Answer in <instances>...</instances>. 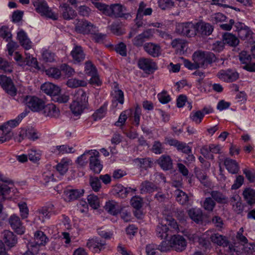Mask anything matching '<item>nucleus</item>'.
Instances as JSON below:
<instances>
[{"label":"nucleus","instance_id":"9","mask_svg":"<svg viewBox=\"0 0 255 255\" xmlns=\"http://www.w3.org/2000/svg\"><path fill=\"white\" fill-rule=\"evenodd\" d=\"M235 25L238 28V35L241 39L250 43L255 42V33L249 27L241 22L236 23Z\"/></svg>","mask_w":255,"mask_h":255},{"label":"nucleus","instance_id":"4","mask_svg":"<svg viewBox=\"0 0 255 255\" xmlns=\"http://www.w3.org/2000/svg\"><path fill=\"white\" fill-rule=\"evenodd\" d=\"M75 31L79 33L83 34H91L99 31L98 27L84 19H76L75 21Z\"/></svg>","mask_w":255,"mask_h":255},{"label":"nucleus","instance_id":"54","mask_svg":"<svg viewBox=\"0 0 255 255\" xmlns=\"http://www.w3.org/2000/svg\"><path fill=\"white\" fill-rule=\"evenodd\" d=\"M0 36L7 42L11 40L12 34L8 27L3 26L0 28Z\"/></svg>","mask_w":255,"mask_h":255},{"label":"nucleus","instance_id":"6","mask_svg":"<svg viewBox=\"0 0 255 255\" xmlns=\"http://www.w3.org/2000/svg\"><path fill=\"white\" fill-rule=\"evenodd\" d=\"M177 33L189 37L197 34L196 23L192 22L178 23L176 25Z\"/></svg>","mask_w":255,"mask_h":255},{"label":"nucleus","instance_id":"29","mask_svg":"<svg viewBox=\"0 0 255 255\" xmlns=\"http://www.w3.org/2000/svg\"><path fill=\"white\" fill-rule=\"evenodd\" d=\"M71 55L73 58L74 63H78L85 59V55L80 46H76L71 52Z\"/></svg>","mask_w":255,"mask_h":255},{"label":"nucleus","instance_id":"8","mask_svg":"<svg viewBox=\"0 0 255 255\" xmlns=\"http://www.w3.org/2000/svg\"><path fill=\"white\" fill-rule=\"evenodd\" d=\"M39 136L40 134L36 129L32 127H28L21 128L15 139L18 142H21L26 138L35 140L38 139Z\"/></svg>","mask_w":255,"mask_h":255},{"label":"nucleus","instance_id":"58","mask_svg":"<svg viewBox=\"0 0 255 255\" xmlns=\"http://www.w3.org/2000/svg\"><path fill=\"white\" fill-rule=\"evenodd\" d=\"M90 184L92 189L95 191L98 192L101 188V182L97 177H91L90 178Z\"/></svg>","mask_w":255,"mask_h":255},{"label":"nucleus","instance_id":"61","mask_svg":"<svg viewBox=\"0 0 255 255\" xmlns=\"http://www.w3.org/2000/svg\"><path fill=\"white\" fill-rule=\"evenodd\" d=\"M36 214L38 215L39 219L42 222H44L45 219H49L50 217V215L48 213L45 206H43L38 209L36 211Z\"/></svg>","mask_w":255,"mask_h":255},{"label":"nucleus","instance_id":"24","mask_svg":"<svg viewBox=\"0 0 255 255\" xmlns=\"http://www.w3.org/2000/svg\"><path fill=\"white\" fill-rule=\"evenodd\" d=\"M61 8L62 15L66 20H70L74 18L76 15V12L67 3L60 5Z\"/></svg>","mask_w":255,"mask_h":255},{"label":"nucleus","instance_id":"16","mask_svg":"<svg viewBox=\"0 0 255 255\" xmlns=\"http://www.w3.org/2000/svg\"><path fill=\"white\" fill-rule=\"evenodd\" d=\"M9 223L11 228L17 234L22 235L25 232V228L17 215H12L9 218Z\"/></svg>","mask_w":255,"mask_h":255},{"label":"nucleus","instance_id":"46","mask_svg":"<svg viewBox=\"0 0 255 255\" xmlns=\"http://www.w3.org/2000/svg\"><path fill=\"white\" fill-rule=\"evenodd\" d=\"M87 200L89 205L94 209H97L100 206L99 198L93 194L88 196Z\"/></svg>","mask_w":255,"mask_h":255},{"label":"nucleus","instance_id":"49","mask_svg":"<svg viewBox=\"0 0 255 255\" xmlns=\"http://www.w3.org/2000/svg\"><path fill=\"white\" fill-rule=\"evenodd\" d=\"M242 253L246 255H255V244L247 243L242 246Z\"/></svg>","mask_w":255,"mask_h":255},{"label":"nucleus","instance_id":"28","mask_svg":"<svg viewBox=\"0 0 255 255\" xmlns=\"http://www.w3.org/2000/svg\"><path fill=\"white\" fill-rule=\"evenodd\" d=\"M43 113L45 116L56 118L59 116V110L53 104H48L43 106Z\"/></svg>","mask_w":255,"mask_h":255},{"label":"nucleus","instance_id":"59","mask_svg":"<svg viewBox=\"0 0 255 255\" xmlns=\"http://www.w3.org/2000/svg\"><path fill=\"white\" fill-rule=\"evenodd\" d=\"M42 58L46 62H52L55 60V55L49 50H45L42 52Z\"/></svg>","mask_w":255,"mask_h":255},{"label":"nucleus","instance_id":"33","mask_svg":"<svg viewBox=\"0 0 255 255\" xmlns=\"http://www.w3.org/2000/svg\"><path fill=\"white\" fill-rule=\"evenodd\" d=\"M11 187L5 184L0 183V214L2 212L3 205L1 203L7 198L10 192Z\"/></svg>","mask_w":255,"mask_h":255},{"label":"nucleus","instance_id":"53","mask_svg":"<svg viewBox=\"0 0 255 255\" xmlns=\"http://www.w3.org/2000/svg\"><path fill=\"white\" fill-rule=\"evenodd\" d=\"M107 106L104 105L98 109L93 114V118L95 121H97L104 118L106 114Z\"/></svg>","mask_w":255,"mask_h":255},{"label":"nucleus","instance_id":"13","mask_svg":"<svg viewBox=\"0 0 255 255\" xmlns=\"http://www.w3.org/2000/svg\"><path fill=\"white\" fill-rule=\"evenodd\" d=\"M217 76L220 80L227 83L235 81L239 77V73L231 69L221 70Z\"/></svg>","mask_w":255,"mask_h":255},{"label":"nucleus","instance_id":"39","mask_svg":"<svg viewBox=\"0 0 255 255\" xmlns=\"http://www.w3.org/2000/svg\"><path fill=\"white\" fill-rule=\"evenodd\" d=\"M176 201L181 205H185L189 200L187 194L183 191L176 189L174 191Z\"/></svg>","mask_w":255,"mask_h":255},{"label":"nucleus","instance_id":"63","mask_svg":"<svg viewBox=\"0 0 255 255\" xmlns=\"http://www.w3.org/2000/svg\"><path fill=\"white\" fill-rule=\"evenodd\" d=\"M0 69L6 73H11L12 71V66L11 64L1 57H0Z\"/></svg>","mask_w":255,"mask_h":255},{"label":"nucleus","instance_id":"20","mask_svg":"<svg viewBox=\"0 0 255 255\" xmlns=\"http://www.w3.org/2000/svg\"><path fill=\"white\" fill-rule=\"evenodd\" d=\"M41 89L44 93L50 96L52 99L56 94H59L61 91L59 87L49 82L42 84Z\"/></svg>","mask_w":255,"mask_h":255},{"label":"nucleus","instance_id":"45","mask_svg":"<svg viewBox=\"0 0 255 255\" xmlns=\"http://www.w3.org/2000/svg\"><path fill=\"white\" fill-rule=\"evenodd\" d=\"M28 112L24 111L19 114L15 119L6 122V123L12 128L17 127L22 120L27 115Z\"/></svg>","mask_w":255,"mask_h":255},{"label":"nucleus","instance_id":"38","mask_svg":"<svg viewBox=\"0 0 255 255\" xmlns=\"http://www.w3.org/2000/svg\"><path fill=\"white\" fill-rule=\"evenodd\" d=\"M104 208L109 213L113 215H117L120 211L118 204L113 200L107 202Z\"/></svg>","mask_w":255,"mask_h":255},{"label":"nucleus","instance_id":"18","mask_svg":"<svg viewBox=\"0 0 255 255\" xmlns=\"http://www.w3.org/2000/svg\"><path fill=\"white\" fill-rule=\"evenodd\" d=\"M125 10V7L121 4H112L109 5L108 11L106 12V15L111 17H122L124 15Z\"/></svg>","mask_w":255,"mask_h":255},{"label":"nucleus","instance_id":"41","mask_svg":"<svg viewBox=\"0 0 255 255\" xmlns=\"http://www.w3.org/2000/svg\"><path fill=\"white\" fill-rule=\"evenodd\" d=\"M70 162L71 160L69 159H62L61 162L57 165V170L62 175L65 174L68 169Z\"/></svg>","mask_w":255,"mask_h":255},{"label":"nucleus","instance_id":"60","mask_svg":"<svg viewBox=\"0 0 255 255\" xmlns=\"http://www.w3.org/2000/svg\"><path fill=\"white\" fill-rule=\"evenodd\" d=\"M25 55L26 57L24 60V63L26 65L32 66L34 68L38 67V62L36 58L31 56L29 53H25Z\"/></svg>","mask_w":255,"mask_h":255},{"label":"nucleus","instance_id":"22","mask_svg":"<svg viewBox=\"0 0 255 255\" xmlns=\"http://www.w3.org/2000/svg\"><path fill=\"white\" fill-rule=\"evenodd\" d=\"M143 48L148 54L153 57H157L161 54V47L158 44L151 42L146 43Z\"/></svg>","mask_w":255,"mask_h":255},{"label":"nucleus","instance_id":"55","mask_svg":"<svg viewBox=\"0 0 255 255\" xmlns=\"http://www.w3.org/2000/svg\"><path fill=\"white\" fill-rule=\"evenodd\" d=\"M145 251L147 255H160L157 245L154 244L147 245Z\"/></svg>","mask_w":255,"mask_h":255},{"label":"nucleus","instance_id":"43","mask_svg":"<svg viewBox=\"0 0 255 255\" xmlns=\"http://www.w3.org/2000/svg\"><path fill=\"white\" fill-rule=\"evenodd\" d=\"M171 45L172 47L175 48L180 51H184L187 46V44L184 40L181 39H175L172 41Z\"/></svg>","mask_w":255,"mask_h":255},{"label":"nucleus","instance_id":"52","mask_svg":"<svg viewBox=\"0 0 255 255\" xmlns=\"http://www.w3.org/2000/svg\"><path fill=\"white\" fill-rule=\"evenodd\" d=\"M61 72H62L67 77L72 76L75 73V70L67 64H62L60 66Z\"/></svg>","mask_w":255,"mask_h":255},{"label":"nucleus","instance_id":"14","mask_svg":"<svg viewBox=\"0 0 255 255\" xmlns=\"http://www.w3.org/2000/svg\"><path fill=\"white\" fill-rule=\"evenodd\" d=\"M171 244L172 249L177 251L181 252L185 249L186 247V241L181 236L174 235L169 240Z\"/></svg>","mask_w":255,"mask_h":255},{"label":"nucleus","instance_id":"36","mask_svg":"<svg viewBox=\"0 0 255 255\" xmlns=\"http://www.w3.org/2000/svg\"><path fill=\"white\" fill-rule=\"evenodd\" d=\"M210 239L214 244L220 246H227L229 243L227 238L219 233L212 234L210 237Z\"/></svg>","mask_w":255,"mask_h":255},{"label":"nucleus","instance_id":"42","mask_svg":"<svg viewBox=\"0 0 255 255\" xmlns=\"http://www.w3.org/2000/svg\"><path fill=\"white\" fill-rule=\"evenodd\" d=\"M68 87L72 88H76L79 87H84L87 85V82L85 80H79L76 78H71L66 82Z\"/></svg>","mask_w":255,"mask_h":255},{"label":"nucleus","instance_id":"35","mask_svg":"<svg viewBox=\"0 0 255 255\" xmlns=\"http://www.w3.org/2000/svg\"><path fill=\"white\" fill-rule=\"evenodd\" d=\"M157 189L156 185L148 181L142 182L140 186V191L141 194L153 192Z\"/></svg>","mask_w":255,"mask_h":255},{"label":"nucleus","instance_id":"2","mask_svg":"<svg viewBox=\"0 0 255 255\" xmlns=\"http://www.w3.org/2000/svg\"><path fill=\"white\" fill-rule=\"evenodd\" d=\"M168 226L176 231L179 230L178 224L172 217H167L162 218L156 228V236L158 238L160 239L167 238L170 231Z\"/></svg>","mask_w":255,"mask_h":255},{"label":"nucleus","instance_id":"64","mask_svg":"<svg viewBox=\"0 0 255 255\" xmlns=\"http://www.w3.org/2000/svg\"><path fill=\"white\" fill-rule=\"evenodd\" d=\"M52 100L59 103H66L69 101V97L68 95L66 94L60 95L59 94H57L52 98Z\"/></svg>","mask_w":255,"mask_h":255},{"label":"nucleus","instance_id":"26","mask_svg":"<svg viewBox=\"0 0 255 255\" xmlns=\"http://www.w3.org/2000/svg\"><path fill=\"white\" fill-rule=\"evenodd\" d=\"M196 29L197 34L209 35L212 33L213 28L209 23L200 22L196 23Z\"/></svg>","mask_w":255,"mask_h":255},{"label":"nucleus","instance_id":"23","mask_svg":"<svg viewBox=\"0 0 255 255\" xmlns=\"http://www.w3.org/2000/svg\"><path fill=\"white\" fill-rule=\"evenodd\" d=\"M17 38L21 45L26 50L30 49L32 47L31 42L28 38L26 33L20 29L17 33Z\"/></svg>","mask_w":255,"mask_h":255},{"label":"nucleus","instance_id":"12","mask_svg":"<svg viewBox=\"0 0 255 255\" xmlns=\"http://www.w3.org/2000/svg\"><path fill=\"white\" fill-rule=\"evenodd\" d=\"M138 66L146 73H152L157 69L156 63L151 59L142 58L138 61Z\"/></svg>","mask_w":255,"mask_h":255},{"label":"nucleus","instance_id":"3","mask_svg":"<svg viewBox=\"0 0 255 255\" xmlns=\"http://www.w3.org/2000/svg\"><path fill=\"white\" fill-rule=\"evenodd\" d=\"M216 57L212 52L198 50L192 55V60L199 67L205 68L215 61Z\"/></svg>","mask_w":255,"mask_h":255},{"label":"nucleus","instance_id":"5","mask_svg":"<svg viewBox=\"0 0 255 255\" xmlns=\"http://www.w3.org/2000/svg\"><path fill=\"white\" fill-rule=\"evenodd\" d=\"M36 10L41 16L55 20L58 19V14L55 13L48 6L46 2L43 0H38L34 3Z\"/></svg>","mask_w":255,"mask_h":255},{"label":"nucleus","instance_id":"17","mask_svg":"<svg viewBox=\"0 0 255 255\" xmlns=\"http://www.w3.org/2000/svg\"><path fill=\"white\" fill-rule=\"evenodd\" d=\"M99 152L94 150L90 157V169L96 173H99L102 169L103 166L98 158Z\"/></svg>","mask_w":255,"mask_h":255},{"label":"nucleus","instance_id":"25","mask_svg":"<svg viewBox=\"0 0 255 255\" xmlns=\"http://www.w3.org/2000/svg\"><path fill=\"white\" fill-rule=\"evenodd\" d=\"M34 243L30 244L31 247H34L37 246H39L45 245V244L48 242V239L43 232L38 231L34 234Z\"/></svg>","mask_w":255,"mask_h":255},{"label":"nucleus","instance_id":"31","mask_svg":"<svg viewBox=\"0 0 255 255\" xmlns=\"http://www.w3.org/2000/svg\"><path fill=\"white\" fill-rule=\"evenodd\" d=\"M84 194L83 189H70L64 192L65 200L67 201L74 200L79 198Z\"/></svg>","mask_w":255,"mask_h":255},{"label":"nucleus","instance_id":"15","mask_svg":"<svg viewBox=\"0 0 255 255\" xmlns=\"http://www.w3.org/2000/svg\"><path fill=\"white\" fill-rule=\"evenodd\" d=\"M105 245V241L97 237L90 239L87 242V247L93 253H99L104 249Z\"/></svg>","mask_w":255,"mask_h":255},{"label":"nucleus","instance_id":"34","mask_svg":"<svg viewBox=\"0 0 255 255\" xmlns=\"http://www.w3.org/2000/svg\"><path fill=\"white\" fill-rule=\"evenodd\" d=\"M243 195L249 205L255 204V190L247 188L243 191Z\"/></svg>","mask_w":255,"mask_h":255},{"label":"nucleus","instance_id":"1","mask_svg":"<svg viewBox=\"0 0 255 255\" xmlns=\"http://www.w3.org/2000/svg\"><path fill=\"white\" fill-rule=\"evenodd\" d=\"M88 105V97L86 93L83 90L79 89L74 95L70 108L74 116H77L83 113L87 108Z\"/></svg>","mask_w":255,"mask_h":255},{"label":"nucleus","instance_id":"7","mask_svg":"<svg viewBox=\"0 0 255 255\" xmlns=\"http://www.w3.org/2000/svg\"><path fill=\"white\" fill-rule=\"evenodd\" d=\"M146 4L143 1L140 2L138 8L135 21L137 27H139L147 24V21L143 18V16L150 15L152 12L151 8H146Z\"/></svg>","mask_w":255,"mask_h":255},{"label":"nucleus","instance_id":"27","mask_svg":"<svg viewBox=\"0 0 255 255\" xmlns=\"http://www.w3.org/2000/svg\"><path fill=\"white\" fill-rule=\"evenodd\" d=\"M157 162L164 170H168L172 168V160L169 155H161L157 160Z\"/></svg>","mask_w":255,"mask_h":255},{"label":"nucleus","instance_id":"37","mask_svg":"<svg viewBox=\"0 0 255 255\" xmlns=\"http://www.w3.org/2000/svg\"><path fill=\"white\" fill-rule=\"evenodd\" d=\"M52 151L53 153L57 154H63L65 153H73L74 149L73 147L65 144L53 146Z\"/></svg>","mask_w":255,"mask_h":255},{"label":"nucleus","instance_id":"51","mask_svg":"<svg viewBox=\"0 0 255 255\" xmlns=\"http://www.w3.org/2000/svg\"><path fill=\"white\" fill-rule=\"evenodd\" d=\"M244 228L242 227L237 232L236 236L237 241L242 246L248 243V240L246 236L244 235Z\"/></svg>","mask_w":255,"mask_h":255},{"label":"nucleus","instance_id":"10","mask_svg":"<svg viewBox=\"0 0 255 255\" xmlns=\"http://www.w3.org/2000/svg\"><path fill=\"white\" fill-rule=\"evenodd\" d=\"M23 103L34 112H38L42 109L44 105V102L35 96H26L23 98Z\"/></svg>","mask_w":255,"mask_h":255},{"label":"nucleus","instance_id":"21","mask_svg":"<svg viewBox=\"0 0 255 255\" xmlns=\"http://www.w3.org/2000/svg\"><path fill=\"white\" fill-rule=\"evenodd\" d=\"M219 160L220 163L222 162H224L226 169L229 173L231 174H237L238 173L240 167L236 160L229 158H225L224 161L222 160L221 159Z\"/></svg>","mask_w":255,"mask_h":255},{"label":"nucleus","instance_id":"47","mask_svg":"<svg viewBox=\"0 0 255 255\" xmlns=\"http://www.w3.org/2000/svg\"><path fill=\"white\" fill-rule=\"evenodd\" d=\"M203 118L204 114L201 111H193L190 115V119L196 124L201 123Z\"/></svg>","mask_w":255,"mask_h":255},{"label":"nucleus","instance_id":"56","mask_svg":"<svg viewBox=\"0 0 255 255\" xmlns=\"http://www.w3.org/2000/svg\"><path fill=\"white\" fill-rule=\"evenodd\" d=\"M20 216L22 219H26L29 214V210L25 202H20L18 204Z\"/></svg>","mask_w":255,"mask_h":255},{"label":"nucleus","instance_id":"32","mask_svg":"<svg viewBox=\"0 0 255 255\" xmlns=\"http://www.w3.org/2000/svg\"><path fill=\"white\" fill-rule=\"evenodd\" d=\"M222 40L224 44H228L231 46L235 47L239 43V40L234 34L226 32L222 36Z\"/></svg>","mask_w":255,"mask_h":255},{"label":"nucleus","instance_id":"62","mask_svg":"<svg viewBox=\"0 0 255 255\" xmlns=\"http://www.w3.org/2000/svg\"><path fill=\"white\" fill-rule=\"evenodd\" d=\"M158 6L163 9L170 8L174 6V2L172 0H158Z\"/></svg>","mask_w":255,"mask_h":255},{"label":"nucleus","instance_id":"11","mask_svg":"<svg viewBox=\"0 0 255 255\" xmlns=\"http://www.w3.org/2000/svg\"><path fill=\"white\" fill-rule=\"evenodd\" d=\"M0 85L9 96L14 97L16 95L17 89L11 78L3 75L0 76Z\"/></svg>","mask_w":255,"mask_h":255},{"label":"nucleus","instance_id":"44","mask_svg":"<svg viewBox=\"0 0 255 255\" xmlns=\"http://www.w3.org/2000/svg\"><path fill=\"white\" fill-rule=\"evenodd\" d=\"M210 195L212 198L219 203L225 204L227 203V198L220 192L212 191L210 193Z\"/></svg>","mask_w":255,"mask_h":255},{"label":"nucleus","instance_id":"48","mask_svg":"<svg viewBox=\"0 0 255 255\" xmlns=\"http://www.w3.org/2000/svg\"><path fill=\"white\" fill-rule=\"evenodd\" d=\"M45 73L49 77L55 79H59L61 76V69L56 67H50L45 70Z\"/></svg>","mask_w":255,"mask_h":255},{"label":"nucleus","instance_id":"19","mask_svg":"<svg viewBox=\"0 0 255 255\" xmlns=\"http://www.w3.org/2000/svg\"><path fill=\"white\" fill-rule=\"evenodd\" d=\"M3 244L9 248H12L16 245L17 239L13 232L9 230H5L2 233Z\"/></svg>","mask_w":255,"mask_h":255},{"label":"nucleus","instance_id":"57","mask_svg":"<svg viewBox=\"0 0 255 255\" xmlns=\"http://www.w3.org/2000/svg\"><path fill=\"white\" fill-rule=\"evenodd\" d=\"M195 173L196 176L200 180L201 183L206 185L207 183V175L205 172L203 170L196 168H195Z\"/></svg>","mask_w":255,"mask_h":255},{"label":"nucleus","instance_id":"40","mask_svg":"<svg viewBox=\"0 0 255 255\" xmlns=\"http://www.w3.org/2000/svg\"><path fill=\"white\" fill-rule=\"evenodd\" d=\"M135 164L142 169H147L151 167V161L149 158H136L134 160Z\"/></svg>","mask_w":255,"mask_h":255},{"label":"nucleus","instance_id":"30","mask_svg":"<svg viewBox=\"0 0 255 255\" xmlns=\"http://www.w3.org/2000/svg\"><path fill=\"white\" fill-rule=\"evenodd\" d=\"M188 215L190 218L196 223L202 221L203 213L202 210L198 208H192L188 210Z\"/></svg>","mask_w":255,"mask_h":255},{"label":"nucleus","instance_id":"50","mask_svg":"<svg viewBox=\"0 0 255 255\" xmlns=\"http://www.w3.org/2000/svg\"><path fill=\"white\" fill-rule=\"evenodd\" d=\"M215 205V202L211 197L206 198L202 204L203 208L208 212L213 211Z\"/></svg>","mask_w":255,"mask_h":255}]
</instances>
